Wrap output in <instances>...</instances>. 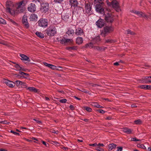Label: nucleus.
I'll return each instance as SVG.
<instances>
[{"mask_svg":"<svg viewBox=\"0 0 151 151\" xmlns=\"http://www.w3.org/2000/svg\"><path fill=\"white\" fill-rule=\"evenodd\" d=\"M134 122L136 124H139L142 123V121L140 119H138L137 120H135L134 121Z\"/></svg>","mask_w":151,"mask_h":151,"instance_id":"58836bf2","label":"nucleus"},{"mask_svg":"<svg viewBox=\"0 0 151 151\" xmlns=\"http://www.w3.org/2000/svg\"><path fill=\"white\" fill-rule=\"evenodd\" d=\"M61 148L63 149L64 150H68V148L66 147H61Z\"/></svg>","mask_w":151,"mask_h":151,"instance_id":"774afa93","label":"nucleus"},{"mask_svg":"<svg viewBox=\"0 0 151 151\" xmlns=\"http://www.w3.org/2000/svg\"><path fill=\"white\" fill-rule=\"evenodd\" d=\"M113 30V29L111 27H104L101 33L103 36L105 37L110 32Z\"/></svg>","mask_w":151,"mask_h":151,"instance_id":"0eeeda50","label":"nucleus"},{"mask_svg":"<svg viewBox=\"0 0 151 151\" xmlns=\"http://www.w3.org/2000/svg\"><path fill=\"white\" fill-rule=\"evenodd\" d=\"M94 35L92 37L93 41L96 42L99 41L100 40V39L99 35L97 34H96L95 35L94 34Z\"/></svg>","mask_w":151,"mask_h":151,"instance_id":"aec40b11","label":"nucleus"},{"mask_svg":"<svg viewBox=\"0 0 151 151\" xmlns=\"http://www.w3.org/2000/svg\"><path fill=\"white\" fill-rule=\"evenodd\" d=\"M36 34L37 36L40 38H43L44 37V35L41 32H36Z\"/></svg>","mask_w":151,"mask_h":151,"instance_id":"c756f323","label":"nucleus"},{"mask_svg":"<svg viewBox=\"0 0 151 151\" xmlns=\"http://www.w3.org/2000/svg\"><path fill=\"white\" fill-rule=\"evenodd\" d=\"M6 24V21L4 19L0 17V24Z\"/></svg>","mask_w":151,"mask_h":151,"instance_id":"f704fd0d","label":"nucleus"},{"mask_svg":"<svg viewBox=\"0 0 151 151\" xmlns=\"http://www.w3.org/2000/svg\"><path fill=\"white\" fill-rule=\"evenodd\" d=\"M14 67L17 70L24 71L25 70L22 66H20L17 64L15 65Z\"/></svg>","mask_w":151,"mask_h":151,"instance_id":"bb28decb","label":"nucleus"},{"mask_svg":"<svg viewBox=\"0 0 151 151\" xmlns=\"http://www.w3.org/2000/svg\"><path fill=\"white\" fill-rule=\"evenodd\" d=\"M24 2V1L14 3V8H25L24 6H22Z\"/></svg>","mask_w":151,"mask_h":151,"instance_id":"2eb2a0df","label":"nucleus"},{"mask_svg":"<svg viewBox=\"0 0 151 151\" xmlns=\"http://www.w3.org/2000/svg\"><path fill=\"white\" fill-rule=\"evenodd\" d=\"M3 83H5L8 86L10 87H13L15 84V83L5 79L3 80Z\"/></svg>","mask_w":151,"mask_h":151,"instance_id":"f8f14e48","label":"nucleus"},{"mask_svg":"<svg viewBox=\"0 0 151 151\" xmlns=\"http://www.w3.org/2000/svg\"><path fill=\"white\" fill-rule=\"evenodd\" d=\"M127 34H129L132 35H134L135 34V33H134L133 32L131 31V30H127Z\"/></svg>","mask_w":151,"mask_h":151,"instance_id":"a18cd8bd","label":"nucleus"},{"mask_svg":"<svg viewBox=\"0 0 151 151\" xmlns=\"http://www.w3.org/2000/svg\"><path fill=\"white\" fill-rule=\"evenodd\" d=\"M89 145L90 146H93V147H96L97 146V144L96 143H95L93 144H89Z\"/></svg>","mask_w":151,"mask_h":151,"instance_id":"4d7b16f0","label":"nucleus"},{"mask_svg":"<svg viewBox=\"0 0 151 151\" xmlns=\"http://www.w3.org/2000/svg\"><path fill=\"white\" fill-rule=\"evenodd\" d=\"M25 9V8H14L11 12V14L14 15L23 13Z\"/></svg>","mask_w":151,"mask_h":151,"instance_id":"1a4fd4ad","label":"nucleus"},{"mask_svg":"<svg viewBox=\"0 0 151 151\" xmlns=\"http://www.w3.org/2000/svg\"><path fill=\"white\" fill-rule=\"evenodd\" d=\"M38 25L41 27L45 28L47 27L48 24V20L45 19H41L38 22Z\"/></svg>","mask_w":151,"mask_h":151,"instance_id":"423d86ee","label":"nucleus"},{"mask_svg":"<svg viewBox=\"0 0 151 151\" xmlns=\"http://www.w3.org/2000/svg\"><path fill=\"white\" fill-rule=\"evenodd\" d=\"M19 73L22 76L25 78V76H28L29 75L28 74L24 73L23 72L20 71L19 72Z\"/></svg>","mask_w":151,"mask_h":151,"instance_id":"72a5a7b5","label":"nucleus"},{"mask_svg":"<svg viewBox=\"0 0 151 151\" xmlns=\"http://www.w3.org/2000/svg\"><path fill=\"white\" fill-rule=\"evenodd\" d=\"M96 150L98 151H104V150L100 148V146H96Z\"/></svg>","mask_w":151,"mask_h":151,"instance_id":"37998d69","label":"nucleus"},{"mask_svg":"<svg viewBox=\"0 0 151 151\" xmlns=\"http://www.w3.org/2000/svg\"><path fill=\"white\" fill-rule=\"evenodd\" d=\"M33 120L35 121L37 123L39 124H42V122L41 121L36 120L35 119H34Z\"/></svg>","mask_w":151,"mask_h":151,"instance_id":"8fccbe9b","label":"nucleus"},{"mask_svg":"<svg viewBox=\"0 0 151 151\" xmlns=\"http://www.w3.org/2000/svg\"><path fill=\"white\" fill-rule=\"evenodd\" d=\"M42 143L45 145L46 147H48L49 146V144H47L44 141H42Z\"/></svg>","mask_w":151,"mask_h":151,"instance_id":"13d9d810","label":"nucleus"},{"mask_svg":"<svg viewBox=\"0 0 151 151\" xmlns=\"http://www.w3.org/2000/svg\"><path fill=\"white\" fill-rule=\"evenodd\" d=\"M96 24L99 27L101 28L103 26L104 23L103 19H100L96 22Z\"/></svg>","mask_w":151,"mask_h":151,"instance_id":"f3484780","label":"nucleus"},{"mask_svg":"<svg viewBox=\"0 0 151 151\" xmlns=\"http://www.w3.org/2000/svg\"><path fill=\"white\" fill-rule=\"evenodd\" d=\"M59 101L62 103H65L67 101V100L66 99H64L60 100Z\"/></svg>","mask_w":151,"mask_h":151,"instance_id":"de8ad7c7","label":"nucleus"},{"mask_svg":"<svg viewBox=\"0 0 151 151\" xmlns=\"http://www.w3.org/2000/svg\"><path fill=\"white\" fill-rule=\"evenodd\" d=\"M93 46L92 43L91 42H89L86 44L84 46V47L86 48H93Z\"/></svg>","mask_w":151,"mask_h":151,"instance_id":"5701e85b","label":"nucleus"},{"mask_svg":"<svg viewBox=\"0 0 151 151\" xmlns=\"http://www.w3.org/2000/svg\"><path fill=\"white\" fill-rule=\"evenodd\" d=\"M77 49V47L76 46H73V47H69L66 48V49L69 51H71L72 50H76Z\"/></svg>","mask_w":151,"mask_h":151,"instance_id":"7c9ffc66","label":"nucleus"},{"mask_svg":"<svg viewBox=\"0 0 151 151\" xmlns=\"http://www.w3.org/2000/svg\"><path fill=\"white\" fill-rule=\"evenodd\" d=\"M103 0H95V1L97 2L98 1H100L101 2H102V1ZM111 0H105V1L107 5L109 6H111V3L109 2V1H111Z\"/></svg>","mask_w":151,"mask_h":151,"instance_id":"2f4dec72","label":"nucleus"},{"mask_svg":"<svg viewBox=\"0 0 151 151\" xmlns=\"http://www.w3.org/2000/svg\"><path fill=\"white\" fill-rule=\"evenodd\" d=\"M27 15H24L22 18V22L25 27L27 28L29 27V24L27 21Z\"/></svg>","mask_w":151,"mask_h":151,"instance_id":"9b49d317","label":"nucleus"},{"mask_svg":"<svg viewBox=\"0 0 151 151\" xmlns=\"http://www.w3.org/2000/svg\"><path fill=\"white\" fill-rule=\"evenodd\" d=\"M0 44H2L5 45H8V43L3 40H0Z\"/></svg>","mask_w":151,"mask_h":151,"instance_id":"ea45409f","label":"nucleus"},{"mask_svg":"<svg viewBox=\"0 0 151 151\" xmlns=\"http://www.w3.org/2000/svg\"><path fill=\"white\" fill-rule=\"evenodd\" d=\"M38 17L37 15L35 14H31L29 17L30 20L32 21H36Z\"/></svg>","mask_w":151,"mask_h":151,"instance_id":"6ab92c4d","label":"nucleus"},{"mask_svg":"<svg viewBox=\"0 0 151 151\" xmlns=\"http://www.w3.org/2000/svg\"><path fill=\"white\" fill-rule=\"evenodd\" d=\"M98 1L97 2L95 1L96 3L95 10L97 12L101 14H104L105 12V10L104 9V4L102 2Z\"/></svg>","mask_w":151,"mask_h":151,"instance_id":"f257e3e1","label":"nucleus"},{"mask_svg":"<svg viewBox=\"0 0 151 151\" xmlns=\"http://www.w3.org/2000/svg\"><path fill=\"white\" fill-rule=\"evenodd\" d=\"M134 13L139 17H144L145 18H147V16L144 13L138 11H135L134 12Z\"/></svg>","mask_w":151,"mask_h":151,"instance_id":"a211bd4d","label":"nucleus"},{"mask_svg":"<svg viewBox=\"0 0 151 151\" xmlns=\"http://www.w3.org/2000/svg\"><path fill=\"white\" fill-rule=\"evenodd\" d=\"M27 9L29 11L32 12H34L36 11V6L35 4L31 3L28 6Z\"/></svg>","mask_w":151,"mask_h":151,"instance_id":"ddd939ff","label":"nucleus"},{"mask_svg":"<svg viewBox=\"0 0 151 151\" xmlns=\"http://www.w3.org/2000/svg\"><path fill=\"white\" fill-rule=\"evenodd\" d=\"M122 131L128 134H132L133 132L132 130L127 128L122 129Z\"/></svg>","mask_w":151,"mask_h":151,"instance_id":"4be33fe9","label":"nucleus"},{"mask_svg":"<svg viewBox=\"0 0 151 151\" xmlns=\"http://www.w3.org/2000/svg\"><path fill=\"white\" fill-rule=\"evenodd\" d=\"M112 119V117L111 116L107 117L106 118V119L108 120H110Z\"/></svg>","mask_w":151,"mask_h":151,"instance_id":"69168bd1","label":"nucleus"},{"mask_svg":"<svg viewBox=\"0 0 151 151\" xmlns=\"http://www.w3.org/2000/svg\"><path fill=\"white\" fill-rule=\"evenodd\" d=\"M76 43L78 45H80L82 44L83 42V38L80 37H78L76 39Z\"/></svg>","mask_w":151,"mask_h":151,"instance_id":"393cba45","label":"nucleus"},{"mask_svg":"<svg viewBox=\"0 0 151 151\" xmlns=\"http://www.w3.org/2000/svg\"><path fill=\"white\" fill-rule=\"evenodd\" d=\"M109 9H106L105 12L104 14L105 20L108 22H111L114 20L113 16L110 12Z\"/></svg>","mask_w":151,"mask_h":151,"instance_id":"f03ea898","label":"nucleus"},{"mask_svg":"<svg viewBox=\"0 0 151 151\" xmlns=\"http://www.w3.org/2000/svg\"><path fill=\"white\" fill-rule=\"evenodd\" d=\"M70 3L72 6H76L78 4V2L76 0H70Z\"/></svg>","mask_w":151,"mask_h":151,"instance_id":"cd10ccee","label":"nucleus"},{"mask_svg":"<svg viewBox=\"0 0 151 151\" xmlns=\"http://www.w3.org/2000/svg\"><path fill=\"white\" fill-rule=\"evenodd\" d=\"M137 146L138 147L144 149H145L146 148L144 145L142 144H138L137 145Z\"/></svg>","mask_w":151,"mask_h":151,"instance_id":"c9c22d12","label":"nucleus"},{"mask_svg":"<svg viewBox=\"0 0 151 151\" xmlns=\"http://www.w3.org/2000/svg\"><path fill=\"white\" fill-rule=\"evenodd\" d=\"M73 42V40L71 39L63 38L60 40V43L62 44L71 43Z\"/></svg>","mask_w":151,"mask_h":151,"instance_id":"4468645a","label":"nucleus"},{"mask_svg":"<svg viewBox=\"0 0 151 151\" xmlns=\"http://www.w3.org/2000/svg\"><path fill=\"white\" fill-rule=\"evenodd\" d=\"M27 89L29 90V91L31 92H33L35 93H37L38 92V90L36 89L34 87H29L26 88Z\"/></svg>","mask_w":151,"mask_h":151,"instance_id":"a878e982","label":"nucleus"},{"mask_svg":"<svg viewBox=\"0 0 151 151\" xmlns=\"http://www.w3.org/2000/svg\"><path fill=\"white\" fill-rule=\"evenodd\" d=\"M85 8L86 9V11H91V7H90V5L89 4H87L85 6Z\"/></svg>","mask_w":151,"mask_h":151,"instance_id":"e433bc0d","label":"nucleus"},{"mask_svg":"<svg viewBox=\"0 0 151 151\" xmlns=\"http://www.w3.org/2000/svg\"><path fill=\"white\" fill-rule=\"evenodd\" d=\"M97 111H99L100 113H101L102 114H104L105 113V111H104L103 110H101V109L98 110H97Z\"/></svg>","mask_w":151,"mask_h":151,"instance_id":"5fc2aeb1","label":"nucleus"},{"mask_svg":"<svg viewBox=\"0 0 151 151\" xmlns=\"http://www.w3.org/2000/svg\"><path fill=\"white\" fill-rule=\"evenodd\" d=\"M54 1L55 2L60 3L63 0H54Z\"/></svg>","mask_w":151,"mask_h":151,"instance_id":"e2e57ef3","label":"nucleus"},{"mask_svg":"<svg viewBox=\"0 0 151 151\" xmlns=\"http://www.w3.org/2000/svg\"><path fill=\"white\" fill-rule=\"evenodd\" d=\"M139 88H140L142 89L146 90V85H142L139 86H138Z\"/></svg>","mask_w":151,"mask_h":151,"instance_id":"a19ab883","label":"nucleus"},{"mask_svg":"<svg viewBox=\"0 0 151 151\" xmlns=\"http://www.w3.org/2000/svg\"><path fill=\"white\" fill-rule=\"evenodd\" d=\"M113 42V41L110 39H107L105 40L106 43H111Z\"/></svg>","mask_w":151,"mask_h":151,"instance_id":"4c0bfd02","label":"nucleus"},{"mask_svg":"<svg viewBox=\"0 0 151 151\" xmlns=\"http://www.w3.org/2000/svg\"><path fill=\"white\" fill-rule=\"evenodd\" d=\"M15 84L18 87H21L22 88H27L26 83L19 80H17L15 81Z\"/></svg>","mask_w":151,"mask_h":151,"instance_id":"9d476101","label":"nucleus"},{"mask_svg":"<svg viewBox=\"0 0 151 151\" xmlns=\"http://www.w3.org/2000/svg\"><path fill=\"white\" fill-rule=\"evenodd\" d=\"M98 103L96 102H93L92 103V105L95 107H97V106L98 105Z\"/></svg>","mask_w":151,"mask_h":151,"instance_id":"bf43d9fd","label":"nucleus"},{"mask_svg":"<svg viewBox=\"0 0 151 151\" xmlns=\"http://www.w3.org/2000/svg\"><path fill=\"white\" fill-rule=\"evenodd\" d=\"M49 9V5L48 3H43L41 4L40 11L43 14L47 12Z\"/></svg>","mask_w":151,"mask_h":151,"instance_id":"20e7f679","label":"nucleus"},{"mask_svg":"<svg viewBox=\"0 0 151 151\" xmlns=\"http://www.w3.org/2000/svg\"><path fill=\"white\" fill-rule=\"evenodd\" d=\"M70 108L72 110H73L74 109V106L72 105H70Z\"/></svg>","mask_w":151,"mask_h":151,"instance_id":"052dcab7","label":"nucleus"},{"mask_svg":"<svg viewBox=\"0 0 151 151\" xmlns=\"http://www.w3.org/2000/svg\"><path fill=\"white\" fill-rule=\"evenodd\" d=\"M83 31L81 28H78L76 29L75 32L76 34L78 35H80L83 34Z\"/></svg>","mask_w":151,"mask_h":151,"instance_id":"b1692460","label":"nucleus"},{"mask_svg":"<svg viewBox=\"0 0 151 151\" xmlns=\"http://www.w3.org/2000/svg\"><path fill=\"white\" fill-rule=\"evenodd\" d=\"M84 108L88 112H90L92 111V109L89 107L85 106L84 107Z\"/></svg>","mask_w":151,"mask_h":151,"instance_id":"79ce46f5","label":"nucleus"},{"mask_svg":"<svg viewBox=\"0 0 151 151\" xmlns=\"http://www.w3.org/2000/svg\"><path fill=\"white\" fill-rule=\"evenodd\" d=\"M6 11L11 14V12L14 9V4L10 1H7L6 3Z\"/></svg>","mask_w":151,"mask_h":151,"instance_id":"39448f33","label":"nucleus"},{"mask_svg":"<svg viewBox=\"0 0 151 151\" xmlns=\"http://www.w3.org/2000/svg\"><path fill=\"white\" fill-rule=\"evenodd\" d=\"M9 21L14 24L15 25L17 24L16 22L12 19H9Z\"/></svg>","mask_w":151,"mask_h":151,"instance_id":"09e8293b","label":"nucleus"},{"mask_svg":"<svg viewBox=\"0 0 151 151\" xmlns=\"http://www.w3.org/2000/svg\"><path fill=\"white\" fill-rule=\"evenodd\" d=\"M97 146L103 147L104 145L103 144L98 143L97 144Z\"/></svg>","mask_w":151,"mask_h":151,"instance_id":"0e129e2a","label":"nucleus"},{"mask_svg":"<svg viewBox=\"0 0 151 151\" xmlns=\"http://www.w3.org/2000/svg\"><path fill=\"white\" fill-rule=\"evenodd\" d=\"M116 145V144L112 143L109 144L108 146V150H111L115 148Z\"/></svg>","mask_w":151,"mask_h":151,"instance_id":"c85d7f7f","label":"nucleus"},{"mask_svg":"<svg viewBox=\"0 0 151 151\" xmlns=\"http://www.w3.org/2000/svg\"><path fill=\"white\" fill-rule=\"evenodd\" d=\"M74 33V30L71 29H69L67 32V33L68 35L73 34Z\"/></svg>","mask_w":151,"mask_h":151,"instance_id":"473e14b6","label":"nucleus"},{"mask_svg":"<svg viewBox=\"0 0 151 151\" xmlns=\"http://www.w3.org/2000/svg\"><path fill=\"white\" fill-rule=\"evenodd\" d=\"M111 6L114 8L117 12H119L121 11V9L119 6L118 2L116 0H114L111 1Z\"/></svg>","mask_w":151,"mask_h":151,"instance_id":"6e6552de","label":"nucleus"},{"mask_svg":"<svg viewBox=\"0 0 151 151\" xmlns=\"http://www.w3.org/2000/svg\"><path fill=\"white\" fill-rule=\"evenodd\" d=\"M51 132L52 133L56 134H57L58 132V131H55L54 130H52V131Z\"/></svg>","mask_w":151,"mask_h":151,"instance_id":"680f3d73","label":"nucleus"},{"mask_svg":"<svg viewBox=\"0 0 151 151\" xmlns=\"http://www.w3.org/2000/svg\"><path fill=\"white\" fill-rule=\"evenodd\" d=\"M131 140L133 141H140L141 142L142 140L137 139L136 137H133L131 138Z\"/></svg>","mask_w":151,"mask_h":151,"instance_id":"c03bdc74","label":"nucleus"},{"mask_svg":"<svg viewBox=\"0 0 151 151\" xmlns=\"http://www.w3.org/2000/svg\"><path fill=\"white\" fill-rule=\"evenodd\" d=\"M50 66H51L50 67V68H51V69L53 70H55L57 69L56 67L55 66L51 64Z\"/></svg>","mask_w":151,"mask_h":151,"instance_id":"49530a36","label":"nucleus"},{"mask_svg":"<svg viewBox=\"0 0 151 151\" xmlns=\"http://www.w3.org/2000/svg\"><path fill=\"white\" fill-rule=\"evenodd\" d=\"M10 132L13 134H14L15 135H19V134L17 133L16 132H15L12 130H11L10 131Z\"/></svg>","mask_w":151,"mask_h":151,"instance_id":"3c124183","label":"nucleus"},{"mask_svg":"<svg viewBox=\"0 0 151 151\" xmlns=\"http://www.w3.org/2000/svg\"><path fill=\"white\" fill-rule=\"evenodd\" d=\"M106 47H99V46H94L93 47V49L95 50H96L98 51H103L105 50L106 49Z\"/></svg>","mask_w":151,"mask_h":151,"instance_id":"412c9836","label":"nucleus"},{"mask_svg":"<svg viewBox=\"0 0 151 151\" xmlns=\"http://www.w3.org/2000/svg\"><path fill=\"white\" fill-rule=\"evenodd\" d=\"M90 85L91 86H93V87H97L99 86V85H98L94 84H93V83H90Z\"/></svg>","mask_w":151,"mask_h":151,"instance_id":"864d4df0","label":"nucleus"},{"mask_svg":"<svg viewBox=\"0 0 151 151\" xmlns=\"http://www.w3.org/2000/svg\"><path fill=\"white\" fill-rule=\"evenodd\" d=\"M146 90H151V85H146Z\"/></svg>","mask_w":151,"mask_h":151,"instance_id":"603ef678","label":"nucleus"},{"mask_svg":"<svg viewBox=\"0 0 151 151\" xmlns=\"http://www.w3.org/2000/svg\"><path fill=\"white\" fill-rule=\"evenodd\" d=\"M20 56L21 57V59L23 61H26L28 62H30V60L29 58L26 55L21 54L20 55Z\"/></svg>","mask_w":151,"mask_h":151,"instance_id":"dca6fc26","label":"nucleus"},{"mask_svg":"<svg viewBox=\"0 0 151 151\" xmlns=\"http://www.w3.org/2000/svg\"><path fill=\"white\" fill-rule=\"evenodd\" d=\"M52 142H53L55 145H58L59 144L58 142L55 141H52Z\"/></svg>","mask_w":151,"mask_h":151,"instance_id":"338daca9","label":"nucleus"},{"mask_svg":"<svg viewBox=\"0 0 151 151\" xmlns=\"http://www.w3.org/2000/svg\"><path fill=\"white\" fill-rule=\"evenodd\" d=\"M81 91L83 92H84V93H88L89 94H90L89 93V91H86L85 89H82V90H80Z\"/></svg>","mask_w":151,"mask_h":151,"instance_id":"6e6d98bb","label":"nucleus"},{"mask_svg":"<svg viewBox=\"0 0 151 151\" xmlns=\"http://www.w3.org/2000/svg\"><path fill=\"white\" fill-rule=\"evenodd\" d=\"M47 35L50 36H53L57 33V29L55 26L51 25L46 30Z\"/></svg>","mask_w":151,"mask_h":151,"instance_id":"7ed1b4c3","label":"nucleus"}]
</instances>
